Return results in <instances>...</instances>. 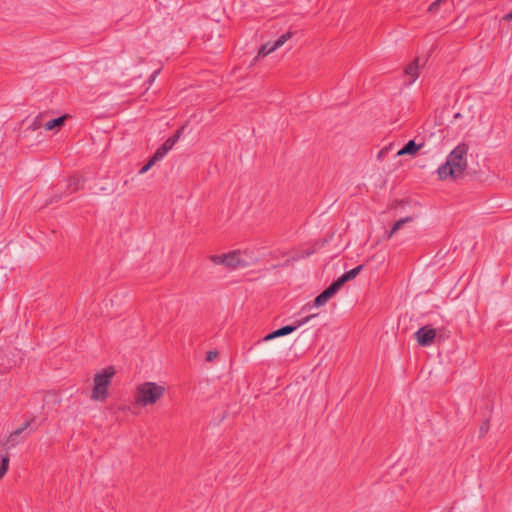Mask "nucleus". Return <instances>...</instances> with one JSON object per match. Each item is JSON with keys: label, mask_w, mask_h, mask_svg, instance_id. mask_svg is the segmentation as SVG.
<instances>
[{"label": "nucleus", "mask_w": 512, "mask_h": 512, "mask_svg": "<svg viewBox=\"0 0 512 512\" xmlns=\"http://www.w3.org/2000/svg\"><path fill=\"white\" fill-rule=\"evenodd\" d=\"M439 4H443L445 2H447L448 0H436Z\"/></svg>", "instance_id": "35"}, {"label": "nucleus", "mask_w": 512, "mask_h": 512, "mask_svg": "<svg viewBox=\"0 0 512 512\" xmlns=\"http://www.w3.org/2000/svg\"><path fill=\"white\" fill-rule=\"evenodd\" d=\"M10 457L8 454L2 455L0 461V480L4 477L9 468Z\"/></svg>", "instance_id": "16"}, {"label": "nucleus", "mask_w": 512, "mask_h": 512, "mask_svg": "<svg viewBox=\"0 0 512 512\" xmlns=\"http://www.w3.org/2000/svg\"><path fill=\"white\" fill-rule=\"evenodd\" d=\"M459 117H461V114L460 113H456L455 114V118H459Z\"/></svg>", "instance_id": "36"}, {"label": "nucleus", "mask_w": 512, "mask_h": 512, "mask_svg": "<svg viewBox=\"0 0 512 512\" xmlns=\"http://www.w3.org/2000/svg\"><path fill=\"white\" fill-rule=\"evenodd\" d=\"M44 116H45L44 114H39L37 117H35L33 119V121L30 123L28 128L35 131V130H38L42 126L44 127V123L42 121Z\"/></svg>", "instance_id": "19"}, {"label": "nucleus", "mask_w": 512, "mask_h": 512, "mask_svg": "<svg viewBox=\"0 0 512 512\" xmlns=\"http://www.w3.org/2000/svg\"><path fill=\"white\" fill-rule=\"evenodd\" d=\"M277 48L274 47V43L267 42L266 44L262 45L261 48L258 51V57H265L271 52L275 51Z\"/></svg>", "instance_id": "17"}, {"label": "nucleus", "mask_w": 512, "mask_h": 512, "mask_svg": "<svg viewBox=\"0 0 512 512\" xmlns=\"http://www.w3.org/2000/svg\"><path fill=\"white\" fill-rule=\"evenodd\" d=\"M113 367L104 369L101 373H97L94 377V388L91 398L93 400H104L107 397V388L114 376Z\"/></svg>", "instance_id": "3"}, {"label": "nucleus", "mask_w": 512, "mask_h": 512, "mask_svg": "<svg viewBox=\"0 0 512 512\" xmlns=\"http://www.w3.org/2000/svg\"><path fill=\"white\" fill-rule=\"evenodd\" d=\"M183 129H184V127L179 128L174 133V135H172L167 140H165V142L162 144V146L166 147V149L170 151L174 147V145L178 142V140L180 139Z\"/></svg>", "instance_id": "14"}, {"label": "nucleus", "mask_w": 512, "mask_h": 512, "mask_svg": "<svg viewBox=\"0 0 512 512\" xmlns=\"http://www.w3.org/2000/svg\"><path fill=\"white\" fill-rule=\"evenodd\" d=\"M160 73V70H156L152 73V75L150 76V79L149 81L152 82L154 81V79L156 78V76Z\"/></svg>", "instance_id": "33"}, {"label": "nucleus", "mask_w": 512, "mask_h": 512, "mask_svg": "<svg viewBox=\"0 0 512 512\" xmlns=\"http://www.w3.org/2000/svg\"><path fill=\"white\" fill-rule=\"evenodd\" d=\"M441 4H439L436 0L432 2L428 8L429 12L435 13L439 10Z\"/></svg>", "instance_id": "29"}, {"label": "nucleus", "mask_w": 512, "mask_h": 512, "mask_svg": "<svg viewBox=\"0 0 512 512\" xmlns=\"http://www.w3.org/2000/svg\"><path fill=\"white\" fill-rule=\"evenodd\" d=\"M418 69H419V66H418V60H414L413 62H411L405 69V73L409 76L412 77L411 81L409 82L410 84L413 83L416 78L418 77Z\"/></svg>", "instance_id": "15"}, {"label": "nucleus", "mask_w": 512, "mask_h": 512, "mask_svg": "<svg viewBox=\"0 0 512 512\" xmlns=\"http://www.w3.org/2000/svg\"><path fill=\"white\" fill-rule=\"evenodd\" d=\"M413 218L411 216H408V217H405V218H401L399 220H397L394 225L392 226V229H391V232L390 234H394L395 232H397L399 229H401L403 227V225L407 222H410L412 221Z\"/></svg>", "instance_id": "18"}, {"label": "nucleus", "mask_w": 512, "mask_h": 512, "mask_svg": "<svg viewBox=\"0 0 512 512\" xmlns=\"http://www.w3.org/2000/svg\"><path fill=\"white\" fill-rule=\"evenodd\" d=\"M363 266L358 265L350 271L344 273L337 280H335L329 287H327L322 293L328 299V301L334 297V295L343 287V285L354 279L362 270Z\"/></svg>", "instance_id": "5"}, {"label": "nucleus", "mask_w": 512, "mask_h": 512, "mask_svg": "<svg viewBox=\"0 0 512 512\" xmlns=\"http://www.w3.org/2000/svg\"><path fill=\"white\" fill-rule=\"evenodd\" d=\"M385 153H386V149H382V150H380V151H379V153H378V158L383 157V155H384Z\"/></svg>", "instance_id": "34"}, {"label": "nucleus", "mask_w": 512, "mask_h": 512, "mask_svg": "<svg viewBox=\"0 0 512 512\" xmlns=\"http://www.w3.org/2000/svg\"><path fill=\"white\" fill-rule=\"evenodd\" d=\"M169 152V150L166 149V147L164 146H160L156 151L155 153L153 154L152 158L154 159V161L158 162L160 161L161 159L164 158V156Z\"/></svg>", "instance_id": "21"}, {"label": "nucleus", "mask_w": 512, "mask_h": 512, "mask_svg": "<svg viewBox=\"0 0 512 512\" xmlns=\"http://www.w3.org/2000/svg\"><path fill=\"white\" fill-rule=\"evenodd\" d=\"M65 197L66 195L64 194V192L56 193L53 196H51L49 200L46 201V205L57 203Z\"/></svg>", "instance_id": "25"}, {"label": "nucleus", "mask_w": 512, "mask_h": 512, "mask_svg": "<svg viewBox=\"0 0 512 512\" xmlns=\"http://www.w3.org/2000/svg\"><path fill=\"white\" fill-rule=\"evenodd\" d=\"M30 421H26L22 424L21 427L17 428L16 430H14L10 435H9V441H12L13 440V437H18L23 431H25L29 426H30Z\"/></svg>", "instance_id": "23"}, {"label": "nucleus", "mask_w": 512, "mask_h": 512, "mask_svg": "<svg viewBox=\"0 0 512 512\" xmlns=\"http://www.w3.org/2000/svg\"><path fill=\"white\" fill-rule=\"evenodd\" d=\"M7 443L9 444V448L10 447H14L15 445H17L18 441H17V437H13V440L12 441H9V438L7 439Z\"/></svg>", "instance_id": "30"}, {"label": "nucleus", "mask_w": 512, "mask_h": 512, "mask_svg": "<svg viewBox=\"0 0 512 512\" xmlns=\"http://www.w3.org/2000/svg\"><path fill=\"white\" fill-rule=\"evenodd\" d=\"M332 238L333 233L330 234L329 236L324 237L320 241H316L314 244L303 250L300 256H311L312 254L317 253L320 247H323L328 242V240H331Z\"/></svg>", "instance_id": "13"}, {"label": "nucleus", "mask_w": 512, "mask_h": 512, "mask_svg": "<svg viewBox=\"0 0 512 512\" xmlns=\"http://www.w3.org/2000/svg\"><path fill=\"white\" fill-rule=\"evenodd\" d=\"M157 162L151 157L148 162L139 170V174L148 172Z\"/></svg>", "instance_id": "26"}, {"label": "nucleus", "mask_w": 512, "mask_h": 512, "mask_svg": "<svg viewBox=\"0 0 512 512\" xmlns=\"http://www.w3.org/2000/svg\"><path fill=\"white\" fill-rule=\"evenodd\" d=\"M315 316H316L315 314L308 315V316H306L304 318L296 320L294 322V324H292V325H287V326L281 327L280 329H277L274 332L266 335L264 337V341H269V340H272V339L277 338V337L288 335V334L296 331L299 327H301V326L305 325L306 323H308Z\"/></svg>", "instance_id": "7"}, {"label": "nucleus", "mask_w": 512, "mask_h": 512, "mask_svg": "<svg viewBox=\"0 0 512 512\" xmlns=\"http://www.w3.org/2000/svg\"><path fill=\"white\" fill-rule=\"evenodd\" d=\"M363 266L358 265L350 271L344 273L337 280H335L329 287H327L322 293L328 299V301L334 297V295L343 287V285L354 279L362 270Z\"/></svg>", "instance_id": "4"}, {"label": "nucleus", "mask_w": 512, "mask_h": 512, "mask_svg": "<svg viewBox=\"0 0 512 512\" xmlns=\"http://www.w3.org/2000/svg\"><path fill=\"white\" fill-rule=\"evenodd\" d=\"M468 145L461 143L457 145L447 156L445 163L437 169L440 180L459 178L467 168Z\"/></svg>", "instance_id": "1"}, {"label": "nucleus", "mask_w": 512, "mask_h": 512, "mask_svg": "<svg viewBox=\"0 0 512 512\" xmlns=\"http://www.w3.org/2000/svg\"><path fill=\"white\" fill-rule=\"evenodd\" d=\"M215 265L224 266L227 270H235L249 265L244 258H211Z\"/></svg>", "instance_id": "9"}, {"label": "nucleus", "mask_w": 512, "mask_h": 512, "mask_svg": "<svg viewBox=\"0 0 512 512\" xmlns=\"http://www.w3.org/2000/svg\"><path fill=\"white\" fill-rule=\"evenodd\" d=\"M68 117H69L68 115H62L60 117L48 120L47 122L44 123L45 130H47V131L60 130L64 126Z\"/></svg>", "instance_id": "12"}, {"label": "nucleus", "mask_w": 512, "mask_h": 512, "mask_svg": "<svg viewBox=\"0 0 512 512\" xmlns=\"http://www.w3.org/2000/svg\"><path fill=\"white\" fill-rule=\"evenodd\" d=\"M218 356V351L216 350H211V351H208L207 354H206V360L208 362H211L213 361L215 358H217Z\"/></svg>", "instance_id": "28"}, {"label": "nucleus", "mask_w": 512, "mask_h": 512, "mask_svg": "<svg viewBox=\"0 0 512 512\" xmlns=\"http://www.w3.org/2000/svg\"><path fill=\"white\" fill-rule=\"evenodd\" d=\"M328 302V299H326V297L323 295V293L321 292L313 301V306L314 307H321L323 305H325L326 303Z\"/></svg>", "instance_id": "24"}, {"label": "nucleus", "mask_w": 512, "mask_h": 512, "mask_svg": "<svg viewBox=\"0 0 512 512\" xmlns=\"http://www.w3.org/2000/svg\"><path fill=\"white\" fill-rule=\"evenodd\" d=\"M85 179L81 177L80 175H73L70 176L67 184L65 186V190L63 191L66 196L73 194L84 186Z\"/></svg>", "instance_id": "10"}, {"label": "nucleus", "mask_w": 512, "mask_h": 512, "mask_svg": "<svg viewBox=\"0 0 512 512\" xmlns=\"http://www.w3.org/2000/svg\"><path fill=\"white\" fill-rule=\"evenodd\" d=\"M166 392L164 385L156 382H143L137 385L134 392V401L137 406L147 407L155 405L163 398Z\"/></svg>", "instance_id": "2"}, {"label": "nucleus", "mask_w": 512, "mask_h": 512, "mask_svg": "<svg viewBox=\"0 0 512 512\" xmlns=\"http://www.w3.org/2000/svg\"><path fill=\"white\" fill-rule=\"evenodd\" d=\"M363 266L358 265L350 271L344 273L337 280H335L329 287H327L322 293L328 299V301L334 297V295L343 287V285L354 279L362 270Z\"/></svg>", "instance_id": "6"}, {"label": "nucleus", "mask_w": 512, "mask_h": 512, "mask_svg": "<svg viewBox=\"0 0 512 512\" xmlns=\"http://www.w3.org/2000/svg\"><path fill=\"white\" fill-rule=\"evenodd\" d=\"M423 146L424 143L417 144L415 140H409L400 150H398L396 156L415 155Z\"/></svg>", "instance_id": "11"}, {"label": "nucleus", "mask_w": 512, "mask_h": 512, "mask_svg": "<svg viewBox=\"0 0 512 512\" xmlns=\"http://www.w3.org/2000/svg\"><path fill=\"white\" fill-rule=\"evenodd\" d=\"M169 152V150L166 149V147L164 146H160L156 151L155 153L153 154L152 158L154 159V161L158 162L160 161L161 159L164 158V156Z\"/></svg>", "instance_id": "22"}, {"label": "nucleus", "mask_w": 512, "mask_h": 512, "mask_svg": "<svg viewBox=\"0 0 512 512\" xmlns=\"http://www.w3.org/2000/svg\"><path fill=\"white\" fill-rule=\"evenodd\" d=\"M293 33L288 31L284 34H282L277 40H275L273 43H274V47H276L277 49L279 47H281L286 41H288L291 37H292Z\"/></svg>", "instance_id": "20"}, {"label": "nucleus", "mask_w": 512, "mask_h": 512, "mask_svg": "<svg viewBox=\"0 0 512 512\" xmlns=\"http://www.w3.org/2000/svg\"><path fill=\"white\" fill-rule=\"evenodd\" d=\"M435 338L436 329L432 328L430 325L423 326L415 332V339L418 344L423 347L432 345Z\"/></svg>", "instance_id": "8"}, {"label": "nucleus", "mask_w": 512, "mask_h": 512, "mask_svg": "<svg viewBox=\"0 0 512 512\" xmlns=\"http://www.w3.org/2000/svg\"><path fill=\"white\" fill-rule=\"evenodd\" d=\"M242 254H248V251L247 250L242 251L240 249H235V250H231V251L226 252V253H222L219 256L231 257V256H241Z\"/></svg>", "instance_id": "27"}, {"label": "nucleus", "mask_w": 512, "mask_h": 512, "mask_svg": "<svg viewBox=\"0 0 512 512\" xmlns=\"http://www.w3.org/2000/svg\"><path fill=\"white\" fill-rule=\"evenodd\" d=\"M488 428H489V427H488V424H487V423H484V424L481 426V428H480V432H481V434H482V435H483V434H485V433L488 431Z\"/></svg>", "instance_id": "32"}, {"label": "nucleus", "mask_w": 512, "mask_h": 512, "mask_svg": "<svg viewBox=\"0 0 512 512\" xmlns=\"http://www.w3.org/2000/svg\"><path fill=\"white\" fill-rule=\"evenodd\" d=\"M503 21H506V22H509L512 20V10L507 13L503 18H502Z\"/></svg>", "instance_id": "31"}]
</instances>
